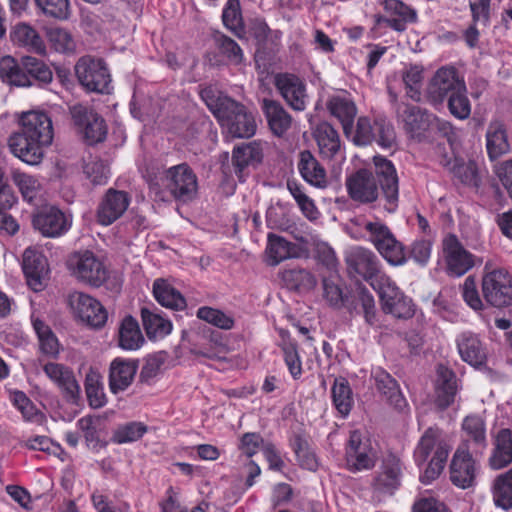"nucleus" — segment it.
Returning <instances> with one entry per match:
<instances>
[{
	"instance_id": "obj_1",
	"label": "nucleus",
	"mask_w": 512,
	"mask_h": 512,
	"mask_svg": "<svg viewBox=\"0 0 512 512\" xmlns=\"http://www.w3.org/2000/svg\"><path fill=\"white\" fill-rule=\"evenodd\" d=\"M374 170L362 168L350 174L345 180L348 196L360 204L377 201L393 213L399 202V179L394 164L381 156L373 158Z\"/></svg>"
},
{
	"instance_id": "obj_2",
	"label": "nucleus",
	"mask_w": 512,
	"mask_h": 512,
	"mask_svg": "<svg viewBox=\"0 0 512 512\" xmlns=\"http://www.w3.org/2000/svg\"><path fill=\"white\" fill-rule=\"evenodd\" d=\"M19 124V131L8 139L9 149L23 162L36 165L43 158V147L52 143V121L45 112L29 111L22 114Z\"/></svg>"
},
{
	"instance_id": "obj_3",
	"label": "nucleus",
	"mask_w": 512,
	"mask_h": 512,
	"mask_svg": "<svg viewBox=\"0 0 512 512\" xmlns=\"http://www.w3.org/2000/svg\"><path fill=\"white\" fill-rule=\"evenodd\" d=\"M200 96L219 123L234 138H250L256 132L253 114L234 99L218 92L213 87H205Z\"/></svg>"
},
{
	"instance_id": "obj_4",
	"label": "nucleus",
	"mask_w": 512,
	"mask_h": 512,
	"mask_svg": "<svg viewBox=\"0 0 512 512\" xmlns=\"http://www.w3.org/2000/svg\"><path fill=\"white\" fill-rule=\"evenodd\" d=\"M149 189L159 200L166 201L168 196L186 203L197 194L196 174L186 163L172 166L149 181Z\"/></svg>"
},
{
	"instance_id": "obj_5",
	"label": "nucleus",
	"mask_w": 512,
	"mask_h": 512,
	"mask_svg": "<svg viewBox=\"0 0 512 512\" xmlns=\"http://www.w3.org/2000/svg\"><path fill=\"white\" fill-rule=\"evenodd\" d=\"M450 450L451 447L441 429L429 427L425 430L414 449L416 464L422 466L428 463L420 476L422 483L428 484L441 474Z\"/></svg>"
},
{
	"instance_id": "obj_6",
	"label": "nucleus",
	"mask_w": 512,
	"mask_h": 512,
	"mask_svg": "<svg viewBox=\"0 0 512 512\" xmlns=\"http://www.w3.org/2000/svg\"><path fill=\"white\" fill-rule=\"evenodd\" d=\"M363 229L368 233V240L389 264L400 266L406 263L404 246L386 224L380 220L366 221Z\"/></svg>"
},
{
	"instance_id": "obj_7",
	"label": "nucleus",
	"mask_w": 512,
	"mask_h": 512,
	"mask_svg": "<svg viewBox=\"0 0 512 512\" xmlns=\"http://www.w3.org/2000/svg\"><path fill=\"white\" fill-rule=\"evenodd\" d=\"M347 271L352 277H360L370 283L375 289L380 284V278L388 277L381 271V263L377 255L370 249L355 246L345 254Z\"/></svg>"
},
{
	"instance_id": "obj_8",
	"label": "nucleus",
	"mask_w": 512,
	"mask_h": 512,
	"mask_svg": "<svg viewBox=\"0 0 512 512\" xmlns=\"http://www.w3.org/2000/svg\"><path fill=\"white\" fill-rule=\"evenodd\" d=\"M482 278V294L490 305L502 308L512 301V277L503 268L491 269L490 262L484 267Z\"/></svg>"
},
{
	"instance_id": "obj_9",
	"label": "nucleus",
	"mask_w": 512,
	"mask_h": 512,
	"mask_svg": "<svg viewBox=\"0 0 512 512\" xmlns=\"http://www.w3.org/2000/svg\"><path fill=\"white\" fill-rule=\"evenodd\" d=\"M350 138L359 146L376 142L383 148H390L395 143L396 135L393 125L386 119L372 120L362 116L358 118L355 131L353 130Z\"/></svg>"
},
{
	"instance_id": "obj_10",
	"label": "nucleus",
	"mask_w": 512,
	"mask_h": 512,
	"mask_svg": "<svg viewBox=\"0 0 512 512\" xmlns=\"http://www.w3.org/2000/svg\"><path fill=\"white\" fill-rule=\"evenodd\" d=\"M390 103L398 122L403 124L405 132L414 139L421 140L429 129L433 115L419 106L399 102L396 93L389 91Z\"/></svg>"
},
{
	"instance_id": "obj_11",
	"label": "nucleus",
	"mask_w": 512,
	"mask_h": 512,
	"mask_svg": "<svg viewBox=\"0 0 512 512\" xmlns=\"http://www.w3.org/2000/svg\"><path fill=\"white\" fill-rule=\"evenodd\" d=\"M75 73L78 81L87 91L109 93L111 75L102 59L81 57L75 65Z\"/></svg>"
},
{
	"instance_id": "obj_12",
	"label": "nucleus",
	"mask_w": 512,
	"mask_h": 512,
	"mask_svg": "<svg viewBox=\"0 0 512 512\" xmlns=\"http://www.w3.org/2000/svg\"><path fill=\"white\" fill-rule=\"evenodd\" d=\"M377 460V452L369 438L359 430H353L345 445V465L350 472L372 469Z\"/></svg>"
},
{
	"instance_id": "obj_13",
	"label": "nucleus",
	"mask_w": 512,
	"mask_h": 512,
	"mask_svg": "<svg viewBox=\"0 0 512 512\" xmlns=\"http://www.w3.org/2000/svg\"><path fill=\"white\" fill-rule=\"evenodd\" d=\"M68 303L73 316L92 328H101L107 322L108 313L104 306L86 293L80 291L70 293Z\"/></svg>"
},
{
	"instance_id": "obj_14",
	"label": "nucleus",
	"mask_w": 512,
	"mask_h": 512,
	"mask_svg": "<svg viewBox=\"0 0 512 512\" xmlns=\"http://www.w3.org/2000/svg\"><path fill=\"white\" fill-rule=\"evenodd\" d=\"M380 281L374 290L380 296L383 311L396 318H411L414 315L412 300L400 291L390 277H382Z\"/></svg>"
},
{
	"instance_id": "obj_15",
	"label": "nucleus",
	"mask_w": 512,
	"mask_h": 512,
	"mask_svg": "<svg viewBox=\"0 0 512 512\" xmlns=\"http://www.w3.org/2000/svg\"><path fill=\"white\" fill-rule=\"evenodd\" d=\"M465 85L453 67L439 68L427 86V99L433 105H441Z\"/></svg>"
},
{
	"instance_id": "obj_16",
	"label": "nucleus",
	"mask_w": 512,
	"mask_h": 512,
	"mask_svg": "<svg viewBox=\"0 0 512 512\" xmlns=\"http://www.w3.org/2000/svg\"><path fill=\"white\" fill-rule=\"evenodd\" d=\"M74 125L82 133L88 144L103 141L107 134L105 122L93 109L82 104L70 107Z\"/></svg>"
},
{
	"instance_id": "obj_17",
	"label": "nucleus",
	"mask_w": 512,
	"mask_h": 512,
	"mask_svg": "<svg viewBox=\"0 0 512 512\" xmlns=\"http://www.w3.org/2000/svg\"><path fill=\"white\" fill-rule=\"evenodd\" d=\"M38 363L46 377L60 390L62 396L67 401L76 403L80 398L81 388L74 371L62 363L44 362L41 359Z\"/></svg>"
},
{
	"instance_id": "obj_18",
	"label": "nucleus",
	"mask_w": 512,
	"mask_h": 512,
	"mask_svg": "<svg viewBox=\"0 0 512 512\" xmlns=\"http://www.w3.org/2000/svg\"><path fill=\"white\" fill-rule=\"evenodd\" d=\"M70 266L77 279L93 287H100L108 277L107 268L91 251L75 254L70 259Z\"/></svg>"
},
{
	"instance_id": "obj_19",
	"label": "nucleus",
	"mask_w": 512,
	"mask_h": 512,
	"mask_svg": "<svg viewBox=\"0 0 512 512\" xmlns=\"http://www.w3.org/2000/svg\"><path fill=\"white\" fill-rule=\"evenodd\" d=\"M384 14H375V26H386L396 32H404L409 23L417 21V12L414 8L401 0H382Z\"/></svg>"
},
{
	"instance_id": "obj_20",
	"label": "nucleus",
	"mask_w": 512,
	"mask_h": 512,
	"mask_svg": "<svg viewBox=\"0 0 512 512\" xmlns=\"http://www.w3.org/2000/svg\"><path fill=\"white\" fill-rule=\"evenodd\" d=\"M274 85L286 104L294 111H304L309 102L307 85L299 76L292 73H278Z\"/></svg>"
},
{
	"instance_id": "obj_21",
	"label": "nucleus",
	"mask_w": 512,
	"mask_h": 512,
	"mask_svg": "<svg viewBox=\"0 0 512 512\" xmlns=\"http://www.w3.org/2000/svg\"><path fill=\"white\" fill-rule=\"evenodd\" d=\"M442 248L450 275L460 277L474 266V256L464 248L456 235H447L442 241Z\"/></svg>"
},
{
	"instance_id": "obj_22",
	"label": "nucleus",
	"mask_w": 512,
	"mask_h": 512,
	"mask_svg": "<svg viewBox=\"0 0 512 512\" xmlns=\"http://www.w3.org/2000/svg\"><path fill=\"white\" fill-rule=\"evenodd\" d=\"M479 464L467 450L458 448L450 463V480L458 488L468 489L476 484Z\"/></svg>"
},
{
	"instance_id": "obj_23",
	"label": "nucleus",
	"mask_w": 512,
	"mask_h": 512,
	"mask_svg": "<svg viewBox=\"0 0 512 512\" xmlns=\"http://www.w3.org/2000/svg\"><path fill=\"white\" fill-rule=\"evenodd\" d=\"M33 227L45 237H58L66 233L71 226V219L60 209L45 207L33 216Z\"/></svg>"
},
{
	"instance_id": "obj_24",
	"label": "nucleus",
	"mask_w": 512,
	"mask_h": 512,
	"mask_svg": "<svg viewBox=\"0 0 512 512\" xmlns=\"http://www.w3.org/2000/svg\"><path fill=\"white\" fill-rule=\"evenodd\" d=\"M130 200L127 192L110 188L98 206V222L105 226L115 222L127 210Z\"/></svg>"
},
{
	"instance_id": "obj_25",
	"label": "nucleus",
	"mask_w": 512,
	"mask_h": 512,
	"mask_svg": "<svg viewBox=\"0 0 512 512\" xmlns=\"http://www.w3.org/2000/svg\"><path fill=\"white\" fill-rule=\"evenodd\" d=\"M401 475L400 459L393 454L385 456L373 481L375 491L392 495L400 486Z\"/></svg>"
},
{
	"instance_id": "obj_26",
	"label": "nucleus",
	"mask_w": 512,
	"mask_h": 512,
	"mask_svg": "<svg viewBox=\"0 0 512 512\" xmlns=\"http://www.w3.org/2000/svg\"><path fill=\"white\" fill-rule=\"evenodd\" d=\"M326 107L329 113L341 123L346 137L350 138L357 115V107L352 97L347 92L331 95L326 102Z\"/></svg>"
},
{
	"instance_id": "obj_27",
	"label": "nucleus",
	"mask_w": 512,
	"mask_h": 512,
	"mask_svg": "<svg viewBox=\"0 0 512 512\" xmlns=\"http://www.w3.org/2000/svg\"><path fill=\"white\" fill-rule=\"evenodd\" d=\"M22 269L29 287L34 291H41L48 276L45 256L35 249L27 248L23 253Z\"/></svg>"
},
{
	"instance_id": "obj_28",
	"label": "nucleus",
	"mask_w": 512,
	"mask_h": 512,
	"mask_svg": "<svg viewBox=\"0 0 512 512\" xmlns=\"http://www.w3.org/2000/svg\"><path fill=\"white\" fill-rule=\"evenodd\" d=\"M261 110L274 136L283 137L291 129L293 118L279 101L264 98Z\"/></svg>"
},
{
	"instance_id": "obj_29",
	"label": "nucleus",
	"mask_w": 512,
	"mask_h": 512,
	"mask_svg": "<svg viewBox=\"0 0 512 512\" xmlns=\"http://www.w3.org/2000/svg\"><path fill=\"white\" fill-rule=\"evenodd\" d=\"M138 361L115 358L109 366V389L113 394L125 391L133 382Z\"/></svg>"
},
{
	"instance_id": "obj_30",
	"label": "nucleus",
	"mask_w": 512,
	"mask_h": 512,
	"mask_svg": "<svg viewBox=\"0 0 512 512\" xmlns=\"http://www.w3.org/2000/svg\"><path fill=\"white\" fill-rule=\"evenodd\" d=\"M485 139L490 160H496L511 150L506 124L500 119H492L488 123Z\"/></svg>"
},
{
	"instance_id": "obj_31",
	"label": "nucleus",
	"mask_w": 512,
	"mask_h": 512,
	"mask_svg": "<svg viewBox=\"0 0 512 512\" xmlns=\"http://www.w3.org/2000/svg\"><path fill=\"white\" fill-rule=\"evenodd\" d=\"M492 452L488 459L494 470L507 467L512 463V430L502 428L492 435Z\"/></svg>"
},
{
	"instance_id": "obj_32",
	"label": "nucleus",
	"mask_w": 512,
	"mask_h": 512,
	"mask_svg": "<svg viewBox=\"0 0 512 512\" xmlns=\"http://www.w3.org/2000/svg\"><path fill=\"white\" fill-rule=\"evenodd\" d=\"M372 378L374 379L377 391L397 410L403 411L407 406V402L400 391L397 381L380 367L372 370Z\"/></svg>"
},
{
	"instance_id": "obj_33",
	"label": "nucleus",
	"mask_w": 512,
	"mask_h": 512,
	"mask_svg": "<svg viewBox=\"0 0 512 512\" xmlns=\"http://www.w3.org/2000/svg\"><path fill=\"white\" fill-rule=\"evenodd\" d=\"M458 385L455 373L449 368L439 365L437 369L436 399L438 408L444 410L454 403Z\"/></svg>"
},
{
	"instance_id": "obj_34",
	"label": "nucleus",
	"mask_w": 512,
	"mask_h": 512,
	"mask_svg": "<svg viewBox=\"0 0 512 512\" xmlns=\"http://www.w3.org/2000/svg\"><path fill=\"white\" fill-rule=\"evenodd\" d=\"M298 170L302 178L310 185L319 189L328 186L326 170L310 151L305 150L300 153Z\"/></svg>"
},
{
	"instance_id": "obj_35",
	"label": "nucleus",
	"mask_w": 512,
	"mask_h": 512,
	"mask_svg": "<svg viewBox=\"0 0 512 512\" xmlns=\"http://www.w3.org/2000/svg\"><path fill=\"white\" fill-rule=\"evenodd\" d=\"M320 154L327 159L334 158L341 151L342 143L338 131L328 122H321L314 130Z\"/></svg>"
},
{
	"instance_id": "obj_36",
	"label": "nucleus",
	"mask_w": 512,
	"mask_h": 512,
	"mask_svg": "<svg viewBox=\"0 0 512 512\" xmlns=\"http://www.w3.org/2000/svg\"><path fill=\"white\" fill-rule=\"evenodd\" d=\"M457 347L463 361L479 367L486 362V351L479 338L469 332L462 333L457 339Z\"/></svg>"
},
{
	"instance_id": "obj_37",
	"label": "nucleus",
	"mask_w": 512,
	"mask_h": 512,
	"mask_svg": "<svg viewBox=\"0 0 512 512\" xmlns=\"http://www.w3.org/2000/svg\"><path fill=\"white\" fill-rule=\"evenodd\" d=\"M262 157V147L261 144L257 141L242 144L234 148L232 162L235 174L240 181H243V172L245 168L251 164L261 162Z\"/></svg>"
},
{
	"instance_id": "obj_38",
	"label": "nucleus",
	"mask_w": 512,
	"mask_h": 512,
	"mask_svg": "<svg viewBox=\"0 0 512 512\" xmlns=\"http://www.w3.org/2000/svg\"><path fill=\"white\" fill-rule=\"evenodd\" d=\"M11 39L19 46L27 48L29 51L40 55L46 53V46L37 32L31 25L21 22L16 24L11 31Z\"/></svg>"
},
{
	"instance_id": "obj_39",
	"label": "nucleus",
	"mask_w": 512,
	"mask_h": 512,
	"mask_svg": "<svg viewBox=\"0 0 512 512\" xmlns=\"http://www.w3.org/2000/svg\"><path fill=\"white\" fill-rule=\"evenodd\" d=\"M350 314L362 315L369 326L378 322L377 309L373 295L366 289H360L351 302L346 305Z\"/></svg>"
},
{
	"instance_id": "obj_40",
	"label": "nucleus",
	"mask_w": 512,
	"mask_h": 512,
	"mask_svg": "<svg viewBox=\"0 0 512 512\" xmlns=\"http://www.w3.org/2000/svg\"><path fill=\"white\" fill-rule=\"evenodd\" d=\"M299 250L297 244L289 242L281 236L272 233L268 235L266 252L269 264L272 266H276L286 259L298 257Z\"/></svg>"
},
{
	"instance_id": "obj_41",
	"label": "nucleus",
	"mask_w": 512,
	"mask_h": 512,
	"mask_svg": "<svg viewBox=\"0 0 512 512\" xmlns=\"http://www.w3.org/2000/svg\"><path fill=\"white\" fill-rule=\"evenodd\" d=\"M332 403L341 417L346 418L353 406L354 397L348 380L344 377H336L331 387Z\"/></svg>"
},
{
	"instance_id": "obj_42",
	"label": "nucleus",
	"mask_w": 512,
	"mask_h": 512,
	"mask_svg": "<svg viewBox=\"0 0 512 512\" xmlns=\"http://www.w3.org/2000/svg\"><path fill=\"white\" fill-rule=\"evenodd\" d=\"M153 294L163 307L173 310H182L186 307V301L182 294L164 279L154 281Z\"/></svg>"
},
{
	"instance_id": "obj_43",
	"label": "nucleus",
	"mask_w": 512,
	"mask_h": 512,
	"mask_svg": "<svg viewBox=\"0 0 512 512\" xmlns=\"http://www.w3.org/2000/svg\"><path fill=\"white\" fill-rule=\"evenodd\" d=\"M31 322L38 337L40 352L50 358H58L60 344L51 328L35 315L31 316Z\"/></svg>"
},
{
	"instance_id": "obj_44",
	"label": "nucleus",
	"mask_w": 512,
	"mask_h": 512,
	"mask_svg": "<svg viewBox=\"0 0 512 512\" xmlns=\"http://www.w3.org/2000/svg\"><path fill=\"white\" fill-rule=\"evenodd\" d=\"M118 342L122 349L130 351L139 349L144 342L137 320L130 315L121 321Z\"/></svg>"
},
{
	"instance_id": "obj_45",
	"label": "nucleus",
	"mask_w": 512,
	"mask_h": 512,
	"mask_svg": "<svg viewBox=\"0 0 512 512\" xmlns=\"http://www.w3.org/2000/svg\"><path fill=\"white\" fill-rule=\"evenodd\" d=\"M492 496L497 507L504 510L512 508V468L494 479Z\"/></svg>"
},
{
	"instance_id": "obj_46",
	"label": "nucleus",
	"mask_w": 512,
	"mask_h": 512,
	"mask_svg": "<svg viewBox=\"0 0 512 512\" xmlns=\"http://www.w3.org/2000/svg\"><path fill=\"white\" fill-rule=\"evenodd\" d=\"M156 310V308L150 309L148 307L141 309L143 326L149 338L166 336L172 330L171 322L157 313Z\"/></svg>"
},
{
	"instance_id": "obj_47",
	"label": "nucleus",
	"mask_w": 512,
	"mask_h": 512,
	"mask_svg": "<svg viewBox=\"0 0 512 512\" xmlns=\"http://www.w3.org/2000/svg\"><path fill=\"white\" fill-rule=\"evenodd\" d=\"M282 280L289 289L297 291H310L316 286L314 275L303 268H291L282 272Z\"/></svg>"
},
{
	"instance_id": "obj_48",
	"label": "nucleus",
	"mask_w": 512,
	"mask_h": 512,
	"mask_svg": "<svg viewBox=\"0 0 512 512\" xmlns=\"http://www.w3.org/2000/svg\"><path fill=\"white\" fill-rule=\"evenodd\" d=\"M462 429L467 441L472 442L475 447L481 450L486 448V425L482 417L478 415L467 416L463 420Z\"/></svg>"
},
{
	"instance_id": "obj_49",
	"label": "nucleus",
	"mask_w": 512,
	"mask_h": 512,
	"mask_svg": "<svg viewBox=\"0 0 512 512\" xmlns=\"http://www.w3.org/2000/svg\"><path fill=\"white\" fill-rule=\"evenodd\" d=\"M11 177L25 201L31 203L40 194L42 185L37 177L20 170H13Z\"/></svg>"
},
{
	"instance_id": "obj_50",
	"label": "nucleus",
	"mask_w": 512,
	"mask_h": 512,
	"mask_svg": "<svg viewBox=\"0 0 512 512\" xmlns=\"http://www.w3.org/2000/svg\"><path fill=\"white\" fill-rule=\"evenodd\" d=\"M444 166H446L461 183L472 186L478 185L477 166L474 161L465 162L463 159L454 158L445 163Z\"/></svg>"
},
{
	"instance_id": "obj_51",
	"label": "nucleus",
	"mask_w": 512,
	"mask_h": 512,
	"mask_svg": "<svg viewBox=\"0 0 512 512\" xmlns=\"http://www.w3.org/2000/svg\"><path fill=\"white\" fill-rule=\"evenodd\" d=\"M287 189L295 199L303 215L309 220H316L319 216V211L314 201L305 193L302 185L294 180H288Z\"/></svg>"
},
{
	"instance_id": "obj_52",
	"label": "nucleus",
	"mask_w": 512,
	"mask_h": 512,
	"mask_svg": "<svg viewBox=\"0 0 512 512\" xmlns=\"http://www.w3.org/2000/svg\"><path fill=\"white\" fill-rule=\"evenodd\" d=\"M147 426L142 422H128L119 425L112 435V441L116 444H125L138 441L147 432Z\"/></svg>"
},
{
	"instance_id": "obj_53",
	"label": "nucleus",
	"mask_w": 512,
	"mask_h": 512,
	"mask_svg": "<svg viewBox=\"0 0 512 512\" xmlns=\"http://www.w3.org/2000/svg\"><path fill=\"white\" fill-rule=\"evenodd\" d=\"M85 391L91 407L101 408L106 404L107 399L98 373L90 372L86 375Z\"/></svg>"
},
{
	"instance_id": "obj_54",
	"label": "nucleus",
	"mask_w": 512,
	"mask_h": 512,
	"mask_svg": "<svg viewBox=\"0 0 512 512\" xmlns=\"http://www.w3.org/2000/svg\"><path fill=\"white\" fill-rule=\"evenodd\" d=\"M36 7L46 17L67 20L71 14L69 0H35Z\"/></svg>"
},
{
	"instance_id": "obj_55",
	"label": "nucleus",
	"mask_w": 512,
	"mask_h": 512,
	"mask_svg": "<svg viewBox=\"0 0 512 512\" xmlns=\"http://www.w3.org/2000/svg\"><path fill=\"white\" fill-rule=\"evenodd\" d=\"M402 80L406 89V95L414 101H420L423 69L417 65L408 67L403 72Z\"/></svg>"
},
{
	"instance_id": "obj_56",
	"label": "nucleus",
	"mask_w": 512,
	"mask_h": 512,
	"mask_svg": "<svg viewBox=\"0 0 512 512\" xmlns=\"http://www.w3.org/2000/svg\"><path fill=\"white\" fill-rule=\"evenodd\" d=\"M47 39L52 48L60 53L72 52L75 49V41L64 28L52 27L47 30Z\"/></svg>"
},
{
	"instance_id": "obj_57",
	"label": "nucleus",
	"mask_w": 512,
	"mask_h": 512,
	"mask_svg": "<svg viewBox=\"0 0 512 512\" xmlns=\"http://www.w3.org/2000/svg\"><path fill=\"white\" fill-rule=\"evenodd\" d=\"M450 113L457 119L465 120L471 114V104L467 97L466 85L447 99Z\"/></svg>"
},
{
	"instance_id": "obj_58",
	"label": "nucleus",
	"mask_w": 512,
	"mask_h": 512,
	"mask_svg": "<svg viewBox=\"0 0 512 512\" xmlns=\"http://www.w3.org/2000/svg\"><path fill=\"white\" fill-rule=\"evenodd\" d=\"M197 317L220 329L230 330L234 326V319L216 308L204 306L197 310Z\"/></svg>"
},
{
	"instance_id": "obj_59",
	"label": "nucleus",
	"mask_w": 512,
	"mask_h": 512,
	"mask_svg": "<svg viewBox=\"0 0 512 512\" xmlns=\"http://www.w3.org/2000/svg\"><path fill=\"white\" fill-rule=\"evenodd\" d=\"M24 69L27 71L33 84L35 82L47 84L52 80L53 75L50 68L35 57H24Z\"/></svg>"
},
{
	"instance_id": "obj_60",
	"label": "nucleus",
	"mask_w": 512,
	"mask_h": 512,
	"mask_svg": "<svg viewBox=\"0 0 512 512\" xmlns=\"http://www.w3.org/2000/svg\"><path fill=\"white\" fill-rule=\"evenodd\" d=\"M83 172L93 185L106 184L110 175L109 167L96 158L85 163Z\"/></svg>"
},
{
	"instance_id": "obj_61",
	"label": "nucleus",
	"mask_w": 512,
	"mask_h": 512,
	"mask_svg": "<svg viewBox=\"0 0 512 512\" xmlns=\"http://www.w3.org/2000/svg\"><path fill=\"white\" fill-rule=\"evenodd\" d=\"M7 80L15 86H31L33 85L30 76L24 69V57L20 63H15L13 60L7 63V67H3Z\"/></svg>"
},
{
	"instance_id": "obj_62",
	"label": "nucleus",
	"mask_w": 512,
	"mask_h": 512,
	"mask_svg": "<svg viewBox=\"0 0 512 512\" xmlns=\"http://www.w3.org/2000/svg\"><path fill=\"white\" fill-rule=\"evenodd\" d=\"M222 19L224 25L236 34L242 30V16L238 0H228L223 10Z\"/></svg>"
},
{
	"instance_id": "obj_63",
	"label": "nucleus",
	"mask_w": 512,
	"mask_h": 512,
	"mask_svg": "<svg viewBox=\"0 0 512 512\" xmlns=\"http://www.w3.org/2000/svg\"><path fill=\"white\" fill-rule=\"evenodd\" d=\"M284 360L291 376L298 379L302 374V363L297 351V346L292 342H284L282 345Z\"/></svg>"
},
{
	"instance_id": "obj_64",
	"label": "nucleus",
	"mask_w": 512,
	"mask_h": 512,
	"mask_svg": "<svg viewBox=\"0 0 512 512\" xmlns=\"http://www.w3.org/2000/svg\"><path fill=\"white\" fill-rule=\"evenodd\" d=\"M12 402L26 421H34L39 416L38 409L24 392L14 391Z\"/></svg>"
}]
</instances>
